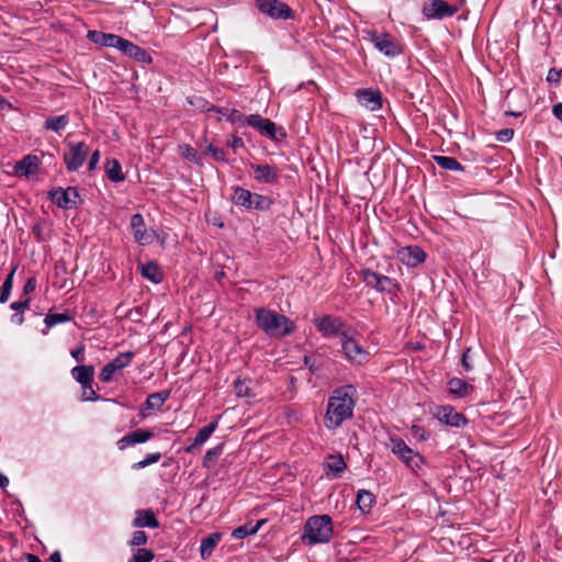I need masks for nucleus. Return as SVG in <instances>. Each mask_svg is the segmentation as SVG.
<instances>
[{
	"label": "nucleus",
	"instance_id": "nucleus-1",
	"mask_svg": "<svg viewBox=\"0 0 562 562\" xmlns=\"http://www.w3.org/2000/svg\"><path fill=\"white\" fill-rule=\"evenodd\" d=\"M357 390L347 384L335 389L327 402L324 425L328 430H335L344 422L352 418L356 406Z\"/></svg>",
	"mask_w": 562,
	"mask_h": 562
},
{
	"label": "nucleus",
	"instance_id": "nucleus-2",
	"mask_svg": "<svg viewBox=\"0 0 562 562\" xmlns=\"http://www.w3.org/2000/svg\"><path fill=\"white\" fill-rule=\"evenodd\" d=\"M255 322L265 334L277 339L290 336L296 328L289 317L266 307L255 308Z\"/></svg>",
	"mask_w": 562,
	"mask_h": 562
},
{
	"label": "nucleus",
	"instance_id": "nucleus-3",
	"mask_svg": "<svg viewBox=\"0 0 562 562\" xmlns=\"http://www.w3.org/2000/svg\"><path fill=\"white\" fill-rule=\"evenodd\" d=\"M333 535L331 517L328 515H315L306 520L301 539L306 546H315L328 543Z\"/></svg>",
	"mask_w": 562,
	"mask_h": 562
},
{
	"label": "nucleus",
	"instance_id": "nucleus-4",
	"mask_svg": "<svg viewBox=\"0 0 562 562\" xmlns=\"http://www.w3.org/2000/svg\"><path fill=\"white\" fill-rule=\"evenodd\" d=\"M72 378L80 384L81 393L79 398L82 402H95L99 400L97 394L98 386L94 383V367L93 366H76L72 368Z\"/></svg>",
	"mask_w": 562,
	"mask_h": 562
},
{
	"label": "nucleus",
	"instance_id": "nucleus-5",
	"mask_svg": "<svg viewBox=\"0 0 562 562\" xmlns=\"http://www.w3.org/2000/svg\"><path fill=\"white\" fill-rule=\"evenodd\" d=\"M391 451L413 472H417L425 464V459L417 451L408 447L405 441L398 437H391Z\"/></svg>",
	"mask_w": 562,
	"mask_h": 562
},
{
	"label": "nucleus",
	"instance_id": "nucleus-6",
	"mask_svg": "<svg viewBox=\"0 0 562 562\" xmlns=\"http://www.w3.org/2000/svg\"><path fill=\"white\" fill-rule=\"evenodd\" d=\"M312 322L317 328V330L325 338L339 336L341 339L348 333L356 331L350 326H347L340 317L333 315H323L321 317H315Z\"/></svg>",
	"mask_w": 562,
	"mask_h": 562
},
{
	"label": "nucleus",
	"instance_id": "nucleus-7",
	"mask_svg": "<svg viewBox=\"0 0 562 562\" xmlns=\"http://www.w3.org/2000/svg\"><path fill=\"white\" fill-rule=\"evenodd\" d=\"M257 10L272 20H294V11L281 0H256Z\"/></svg>",
	"mask_w": 562,
	"mask_h": 562
},
{
	"label": "nucleus",
	"instance_id": "nucleus-8",
	"mask_svg": "<svg viewBox=\"0 0 562 562\" xmlns=\"http://www.w3.org/2000/svg\"><path fill=\"white\" fill-rule=\"evenodd\" d=\"M361 274L362 281L366 283V285L375 289L379 292L393 294L400 290L398 283L390 277L380 274L370 269H363Z\"/></svg>",
	"mask_w": 562,
	"mask_h": 562
},
{
	"label": "nucleus",
	"instance_id": "nucleus-9",
	"mask_svg": "<svg viewBox=\"0 0 562 562\" xmlns=\"http://www.w3.org/2000/svg\"><path fill=\"white\" fill-rule=\"evenodd\" d=\"M353 333H348L340 339L345 357L352 363L362 364L370 358V352L362 348L353 338Z\"/></svg>",
	"mask_w": 562,
	"mask_h": 562
},
{
	"label": "nucleus",
	"instance_id": "nucleus-10",
	"mask_svg": "<svg viewBox=\"0 0 562 562\" xmlns=\"http://www.w3.org/2000/svg\"><path fill=\"white\" fill-rule=\"evenodd\" d=\"M246 122L248 125L255 127L259 133L273 140H279L285 137V132L282 127H277V125L268 120L261 117L259 114H250L246 117Z\"/></svg>",
	"mask_w": 562,
	"mask_h": 562
},
{
	"label": "nucleus",
	"instance_id": "nucleus-11",
	"mask_svg": "<svg viewBox=\"0 0 562 562\" xmlns=\"http://www.w3.org/2000/svg\"><path fill=\"white\" fill-rule=\"evenodd\" d=\"M371 42L379 52L390 58H394L403 52L401 44L387 33L378 34L376 32H373L371 35Z\"/></svg>",
	"mask_w": 562,
	"mask_h": 562
},
{
	"label": "nucleus",
	"instance_id": "nucleus-12",
	"mask_svg": "<svg viewBox=\"0 0 562 562\" xmlns=\"http://www.w3.org/2000/svg\"><path fill=\"white\" fill-rule=\"evenodd\" d=\"M457 12L458 8L456 5L448 4L443 0H431L423 5V14L427 19L442 20L454 15Z\"/></svg>",
	"mask_w": 562,
	"mask_h": 562
},
{
	"label": "nucleus",
	"instance_id": "nucleus-13",
	"mask_svg": "<svg viewBox=\"0 0 562 562\" xmlns=\"http://www.w3.org/2000/svg\"><path fill=\"white\" fill-rule=\"evenodd\" d=\"M133 357L134 353L132 351L119 353L112 361L102 368L100 372V380L102 382H110L117 372H121L131 363Z\"/></svg>",
	"mask_w": 562,
	"mask_h": 562
},
{
	"label": "nucleus",
	"instance_id": "nucleus-14",
	"mask_svg": "<svg viewBox=\"0 0 562 562\" xmlns=\"http://www.w3.org/2000/svg\"><path fill=\"white\" fill-rule=\"evenodd\" d=\"M252 178L261 183L276 184L279 181L280 170L277 166L263 164H250Z\"/></svg>",
	"mask_w": 562,
	"mask_h": 562
},
{
	"label": "nucleus",
	"instance_id": "nucleus-15",
	"mask_svg": "<svg viewBox=\"0 0 562 562\" xmlns=\"http://www.w3.org/2000/svg\"><path fill=\"white\" fill-rule=\"evenodd\" d=\"M116 49L139 63L150 64L153 61L150 54L146 49L123 38L122 36Z\"/></svg>",
	"mask_w": 562,
	"mask_h": 562
},
{
	"label": "nucleus",
	"instance_id": "nucleus-16",
	"mask_svg": "<svg viewBox=\"0 0 562 562\" xmlns=\"http://www.w3.org/2000/svg\"><path fill=\"white\" fill-rule=\"evenodd\" d=\"M133 237L140 245H149L154 239V234L148 232L144 217L140 213H135L130 223Z\"/></svg>",
	"mask_w": 562,
	"mask_h": 562
},
{
	"label": "nucleus",
	"instance_id": "nucleus-17",
	"mask_svg": "<svg viewBox=\"0 0 562 562\" xmlns=\"http://www.w3.org/2000/svg\"><path fill=\"white\" fill-rule=\"evenodd\" d=\"M435 416L440 423L448 426L460 428L467 425L465 416L458 413L452 406L439 407Z\"/></svg>",
	"mask_w": 562,
	"mask_h": 562
},
{
	"label": "nucleus",
	"instance_id": "nucleus-18",
	"mask_svg": "<svg viewBox=\"0 0 562 562\" xmlns=\"http://www.w3.org/2000/svg\"><path fill=\"white\" fill-rule=\"evenodd\" d=\"M398 259L408 267H416L425 261L426 254L419 246H407L398 250Z\"/></svg>",
	"mask_w": 562,
	"mask_h": 562
},
{
	"label": "nucleus",
	"instance_id": "nucleus-19",
	"mask_svg": "<svg viewBox=\"0 0 562 562\" xmlns=\"http://www.w3.org/2000/svg\"><path fill=\"white\" fill-rule=\"evenodd\" d=\"M154 436L155 434L150 429H137L122 437L116 445L120 450H124L130 446L146 442Z\"/></svg>",
	"mask_w": 562,
	"mask_h": 562
},
{
	"label": "nucleus",
	"instance_id": "nucleus-20",
	"mask_svg": "<svg viewBox=\"0 0 562 562\" xmlns=\"http://www.w3.org/2000/svg\"><path fill=\"white\" fill-rule=\"evenodd\" d=\"M40 164L41 160L37 156L26 155L14 165L13 170L16 176L29 178L37 171Z\"/></svg>",
	"mask_w": 562,
	"mask_h": 562
},
{
	"label": "nucleus",
	"instance_id": "nucleus-21",
	"mask_svg": "<svg viewBox=\"0 0 562 562\" xmlns=\"http://www.w3.org/2000/svg\"><path fill=\"white\" fill-rule=\"evenodd\" d=\"M357 100L360 105L370 111H376L382 106V95L379 91L359 90L357 92Z\"/></svg>",
	"mask_w": 562,
	"mask_h": 562
},
{
	"label": "nucleus",
	"instance_id": "nucleus-22",
	"mask_svg": "<svg viewBox=\"0 0 562 562\" xmlns=\"http://www.w3.org/2000/svg\"><path fill=\"white\" fill-rule=\"evenodd\" d=\"M87 37L90 42L102 47L117 48L121 36L112 33H103L100 31H89Z\"/></svg>",
	"mask_w": 562,
	"mask_h": 562
},
{
	"label": "nucleus",
	"instance_id": "nucleus-23",
	"mask_svg": "<svg viewBox=\"0 0 562 562\" xmlns=\"http://www.w3.org/2000/svg\"><path fill=\"white\" fill-rule=\"evenodd\" d=\"M136 517L132 522V526L137 527H148V528H158L159 521L156 518L154 512L151 509H138L136 510Z\"/></svg>",
	"mask_w": 562,
	"mask_h": 562
},
{
	"label": "nucleus",
	"instance_id": "nucleus-24",
	"mask_svg": "<svg viewBox=\"0 0 562 562\" xmlns=\"http://www.w3.org/2000/svg\"><path fill=\"white\" fill-rule=\"evenodd\" d=\"M217 426H218V422L214 420L211 424H209L207 426L201 428L199 430L198 435L195 436L192 445L188 446L184 449V451L188 453H191V452H193V450L195 448L204 445L206 442V440L212 436V434L216 430Z\"/></svg>",
	"mask_w": 562,
	"mask_h": 562
},
{
	"label": "nucleus",
	"instance_id": "nucleus-25",
	"mask_svg": "<svg viewBox=\"0 0 562 562\" xmlns=\"http://www.w3.org/2000/svg\"><path fill=\"white\" fill-rule=\"evenodd\" d=\"M449 392L459 397H465L473 391V386L459 378H452L448 381Z\"/></svg>",
	"mask_w": 562,
	"mask_h": 562
},
{
	"label": "nucleus",
	"instance_id": "nucleus-26",
	"mask_svg": "<svg viewBox=\"0 0 562 562\" xmlns=\"http://www.w3.org/2000/svg\"><path fill=\"white\" fill-rule=\"evenodd\" d=\"M89 153L90 149L83 142H78L76 145H72V170H77L83 165Z\"/></svg>",
	"mask_w": 562,
	"mask_h": 562
},
{
	"label": "nucleus",
	"instance_id": "nucleus-27",
	"mask_svg": "<svg viewBox=\"0 0 562 562\" xmlns=\"http://www.w3.org/2000/svg\"><path fill=\"white\" fill-rule=\"evenodd\" d=\"M221 539V532H213L201 541L200 554L202 559H206L212 554L214 548L218 544Z\"/></svg>",
	"mask_w": 562,
	"mask_h": 562
},
{
	"label": "nucleus",
	"instance_id": "nucleus-28",
	"mask_svg": "<svg viewBox=\"0 0 562 562\" xmlns=\"http://www.w3.org/2000/svg\"><path fill=\"white\" fill-rule=\"evenodd\" d=\"M232 200L236 205L244 206L248 210H251L254 193H251L247 189L236 187L234 189V194L232 196Z\"/></svg>",
	"mask_w": 562,
	"mask_h": 562
},
{
	"label": "nucleus",
	"instance_id": "nucleus-29",
	"mask_svg": "<svg viewBox=\"0 0 562 562\" xmlns=\"http://www.w3.org/2000/svg\"><path fill=\"white\" fill-rule=\"evenodd\" d=\"M347 464L341 454H331L326 462L327 474L330 472L338 477L346 470Z\"/></svg>",
	"mask_w": 562,
	"mask_h": 562
},
{
	"label": "nucleus",
	"instance_id": "nucleus-30",
	"mask_svg": "<svg viewBox=\"0 0 562 562\" xmlns=\"http://www.w3.org/2000/svg\"><path fill=\"white\" fill-rule=\"evenodd\" d=\"M140 273L145 279H148L154 283H159L162 280V272L159 266L154 261L142 265Z\"/></svg>",
	"mask_w": 562,
	"mask_h": 562
},
{
	"label": "nucleus",
	"instance_id": "nucleus-31",
	"mask_svg": "<svg viewBox=\"0 0 562 562\" xmlns=\"http://www.w3.org/2000/svg\"><path fill=\"white\" fill-rule=\"evenodd\" d=\"M170 397V391L164 390L151 393L147 396L145 405L147 409H160L164 403Z\"/></svg>",
	"mask_w": 562,
	"mask_h": 562
},
{
	"label": "nucleus",
	"instance_id": "nucleus-32",
	"mask_svg": "<svg viewBox=\"0 0 562 562\" xmlns=\"http://www.w3.org/2000/svg\"><path fill=\"white\" fill-rule=\"evenodd\" d=\"M105 173L113 182H121L125 179L120 162L116 159H108L105 162Z\"/></svg>",
	"mask_w": 562,
	"mask_h": 562
},
{
	"label": "nucleus",
	"instance_id": "nucleus-33",
	"mask_svg": "<svg viewBox=\"0 0 562 562\" xmlns=\"http://www.w3.org/2000/svg\"><path fill=\"white\" fill-rule=\"evenodd\" d=\"M434 161L445 170L463 171L464 167L454 158L449 156H434Z\"/></svg>",
	"mask_w": 562,
	"mask_h": 562
},
{
	"label": "nucleus",
	"instance_id": "nucleus-34",
	"mask_svg": "<svg viewBox=\"0 0 562 562\" xmlns=\"http://www.w3.org/2000/svg\"><path fill=\"white\" fill-rule=\"evenodd\" d=\"M265 524V520H258L255 525H244L235 528L232 532V537L235 539H244L247 536L255 535L258 532L260 527Z\"/></svg>",
	"mask_w": 562,
	"mask_h": 562
},
{
	"label": "nucleus",
	"instance_id": "nucleus-35",
	"mask_svg": "<svg viewBox=\"0 0 562 562\" xmlns=\"http://www.w3.org/2000/svg\"><path fill=\"white\" fill-rule=\"evenodd\" d=\"M224 450V443H220L214 448L206 451L203 457L202 465L206 469H211L218 460Z\"/></svg>",
	"mask_w": 562,
	"mask_h": 562
},
{
	"label": "nucleus",
	"instance_id": "nucleus-36",
	"mask_svg": "<svg viewBox=\"0 0 562 562\" xmlns=\"http://www.w3.org/2000/svg\"><path fill=\"white\" fill-rule=\"evenodd\" d=\"M50 201L61 209H66L69 203L67 190L63 188H54L48 193Z\"/></svg>",
	"mask_w": 562,
	"mask_h": 562
},
{
	"label": "nucleus",
	"instance_id": "nucleus-37",
	"mask_svg": "<svg viewBox=\"0 0 562 562\" xmlns=\"http://www.w3.org/2000/svg\"><path fill=\"white\" fill-rule=\"evenodd\" d=\"M374 503V495L366 490H360L357 493V505L362 513L370 510Z\"/></svg>",
	"mask_w": 562,
	"mask_h": 562
},
{
	"label": "nucleus",
	"instance_id": "nucleus-38",
	"mask_svg": "<svg viewBox=\"0 0 562 562\" xmlns=\"http://www.w3.org/2000/svg\"><path fill=\"white\" fill-rule=\"evenodd\" d=\"M68 125V117L67 115H59L54 117H48L45 122V127L47 130H52L54 132H60L65 130Z\"/></svg>",
	"mask_w": 562,
	"mask_h": 562
},
{
	"label": "nucleus",
	"instance_id": "nucleus-39",
	"mask_svg": "<svg viewBox=\"0 0 562 562\" xmlns=\"http://www.w3.org/2000/svg\"><path fill=\"white\" fill-rule=\"evenodd\" d=\"M272 204H273V201L271 200V198H269L267 195L254 193L251 210L268 211Z\"/></svg>",
	"mask_w": 562,
	"mask_h": 562
},
{
	"label": "nucleus",
	"instance_id": "nucleus-40",
	"mask_svg": "<svg viewBox=\"0 0 562 562\" xmlns=\"http://www.w3.org/2000/svg\"><path fill=\"white\" fill-rule=\"evenodd\" d=\"M15 272V268L12 269V271L8 274L5 280L3 281L1 289H0V303H5L11 294L12 288H13V276Z\"/></svg>",
	"mask_w": 562,
	"mask_h": 562
},
{
	"label": "nucleus",
	"instance_id": "nucleus-41",
	"mask_svg": "<svg viewBox=\"0 0 562 562\" xmlns=\"http://www.w3.org/2000/svg\"><path fill=\"white\" fill-rule=\"evenodd\" d=\"M70 319V316L67 312L65 313H49L46 315L44 322L47 327H53L60 323H66Z\"/></svg>",
	"mask_w": 562,
	"mask_h": 562
},
{
	"label": "nucleus",
	"instance_id": "nucleus-42",
	"mask_svg": "<svg viewBox=\"0 0 562 562\" xmlns=\"http://www.w3.org/2000/svg\"><path fill=\"white\" fill-rule=\"evenodd\" d=\"M155 558V554L151 550L148 549H137L133 554L130 562H151Z\"/></svg>",
	"mask_w": 562,
	"mask_h": 562
},
{
	"label": "nucleus",
	"instance_id": "nucleus-43",
	"mask_svg": "<svg viewBox=\"0 0 562 562\" xmlns=\"http://www.w3.org/2000/svg\"><path fill=\"white\" fill-rule=\"evenodd\" d=\"M234 391H235L236 395L239 396V397H250V396H252V393H251L249 386L247 385V382L245 380H241V379H237L234 382Z\"/></svg>",
	"mask_w": 562,
	"mask_h": 562
},
{
	"label": "nucleus",
	"instance_id": "nucleus-44",
	"mask_svg": "<svg viewBox=\"0 0 562 562\" xmlns=\"http://www.w3.org/2000/svg\"><path fill=\"white\" fill-rule=\"evenodd\" d=\"M161 458L160 452H153L146 456V458L133 465L134 469H144L150 464L158 462Z\"/></svg>",
	"mask_w": 562,
	"mask_h": 562
},
{
	"label": "nucleus",
	"instance_id": "nucleus-45",
	"mask_svg": "<svg viewBox=\"0 0 562 562\" xmlns=\"http://www.w3.org/2000/svg\"><path fill=\"white\" fill-rule=\"evenodd\" d=\"M148 537L145 531L137 530L134 531L132 539L130 540V546L139 547L147 543Z\"/></svg>",
	"mask_w": 562,
	"mask_h": 562
},
{
	"label": "nucleus",
	"instance_id": "nucleus-46",
	"mask_svg": "<svg viewBox=\"0 0 562 562\" xmlns=\"http://www.w3.org/2000/svg\"><path fill=\"white\" fill-rule=\"evenodd\" d=\"M207 153L213 157L216 161H226V153L224 149L210 145L207 147Z\"/></svg>",
	"mask_w": 562,
	"mask_h": 562
},
{
	"label": "nucleus",
	"instance_id": "nucleus-47",
	"mask_svg": "<svg viewBox=\"0 0 562 562\" xmlns=\"http://www.w3.org/2000/svg\"><path fill=\"white\" fill-rule=\"evenodd\" d=\"M181 155L190 161H198V151L190 145L181 147Z\"/></svg>",
	"mask_w": 562,
	"mask_h": 562
},
{
	"label": "nucleus",
	"instance_id": "nucleus-48",
	"mask_svg": "<svg viewBox=\"0 0 562 562\" xmlns=\"http://www.w3.org/2000/svg\"><path fill=\"white\" fill-rule=\"evenodd\" d=\"M411 432L414 438L420 441H425L428 439V432L422 426L413 425L411 428Z\"/></svg>",
	"mask_w": 562,
	"mask_h": 562
},
{
	"label": "nucleus",
	"instance_id": "nucleus-49",
	"mask_svg": "<svg viewBox=\"0 0 562 562\" xmlns=\"http://www.w3.org/2000/svg\"><path fill=\"white\" fill-rule=\"evenodd\" d=\"M246 117L240 111L238 110H231L229 114L227 115V121H229L233 124L243 123L246 121Z\"/></svg>",
	"mask_w": 562,
	"mask_h": 562
},
{
	"label": "nucleus",
	"instance_id": "nucleus-50",
	"mask_svg": "<svg viewBox=\"0 0 562 562\" xmlns=\"http://www.w3.org/2000/svg\"><path fill=\"white\" fill-rule=\"evenodd\" d=\"M514 136V131L512 128H504L496 133V138L499 142H509Z\"/></svg>",
	"mask_w": 562,
	"mask_h": 562
},
{
	"label": "nucleus",
	"instance_id": "nucleus-51",
	"mask_svg": "<svg viewBox=\"0 0 562 562\" xmlns=\"http://www.w3.org/2000/svg\"><path fill=\"white\" fill-rule=\"evenodd\" d=\"M99 160H100V153H99V150L92 151L91 155H90L89 162H88V170L89 171L94 170L97 168L98 164H99Z\"/></svg>",
	"mask_w": 562,
	"mask_h": 562
},
{
	"label": "nucleus",
	"instance_id": "nucleus-52",
	"mask_svg": "<svg viewBox=\"0 0 562 562\" xmlns=\"http://www.w3.org/2000/svg\"><path fill=\"white\" fill-rule=\"evenodd\" d=\"M36 288V279L34 277H31L26 280L24 286H23V293L29 294L32 293Z\"/></svg>",
	"mask_w": 562,
	"mask_h": 562
},
{
	"label": "nucleus",
	"instance_id": "nucleus-53",
	"mask_svg": "<svg viewBox=\"0 0 562 562\" xmlns=\"http://www.w3.org/2000/svg\"><path fill=\"white\" fill-rule=\"evenodd\" d=\"M29 304H30V300L29 299H25L24 301H18V302H13L10 307L11 310L13 311H19V312H23L25 308L29 307Z\"/></svg>",
	"mask_w": 562,
	"mask_h": 562
},
{
	"label": "nucleus",
	"instance_id": "nucleus-54",
	"mask_svg": "<svg viewBox=\"0 0 562 562\" xmlns=\"http://www.w3.org/2000/svg\"><path fill=\"white\" fill-rule=\"evenodd\" d=\"M228 146L236 150L238 148L244 147V142L239 136L233 135L232 138L228 140Z\"/></svg>",
	"mask_w": 562,
	"mask_h": 562
},
{
	"label": "nucleus",
	"instance_id": "nucleus-55",
	"mask_svg": "<svg viewBox=\"0 0 562 562\" xmlns=\"http://www.w3.org/2000/svg\"><path fill=\"white\" fill-rule=\"evenodd\" d=\"M470 351H471V348H468L463 355H462V359H461V364L463 367V369L465 371H471L472 370V366L470 364L469 362V355H470Z\"/></svg>",
	"mask_w": 562,
	"mask_h": 562
},
{
	"label": "nucleus",
	"instance_id": "nucleus-56",
	"mask_svg": "<svg viewBox=\"0 0 562 562\" xmlns=\"http://www.w3.org/2000/svg\"><path fill=\"white\" fill-rule=\"evenodd\" d=\"M561 78V75L559 72V70H557L555 68H551L548 72V77H547V80L549 82H554V83H558L559 80Z\"/></svg>",
	"mask_w": 562,
	"mask_h": 562
},
{
	"label": "nucleus",
	"instance_id": "nucleus-57",
	"mask_svg": "<svg viewBox=\"0 0 562 562\" xmlns=\"http://www.w3.org/2000/svg\"><path fill=\"white\" fill-rule=\"evenodd\" d=\"M72 358L76 359L77 362H82L83 358V347H78L72 350Z\"/></svg>",
	"mask_w": 562,
	"mask_h": 562
},
{
	"label": "nucleus",
	"instance_id": "nucleus-58",
	"mask_svg": "<svg viewBox=\"0 0 562 562\" xmlns=\"http://www.w3.org/2000/svg\"><path fill=\"white\" fill-rule=\"evenodd\" d=\"M552 113L559 121L562 122V102L553 105Z\"/></svg>",
	"mask_w": 562,
	"mask_h": 562
},
{
	"label": "nucleus",
	"instance_id": "nucleus-59",
	"mask_svg": "<svg viewBox=\"0 0 562 562\" xmlns=\"http://www.w3.org/2000/svg\"><path fill=\"white\" fill-rule=\"evenodd\" d=\"M209 111H216L221 116H224L227 119V115L229 114L231 109L213 106Z\"/></svg>",
	"mask_w": 562,
	"mask_h": 562
},
{
	"label": "nucleus",
	"instance_id": "nucleus-60",
	"mask_svg": "<svg viewBox=\"0 0 562 562\" xmlns=\"http://www.w3.org/2000/svg\"><path fill=\"white\" fill-rule=\"evenodd\" d=\"M82 200L80 199L79 193L77 192L76 188H72V205L80 204Z\"/></svg>",
	"mask_w": 562,
	"mask_h": 562
},
{
	"label": "nucleus",
	"instance_id": "nucleus-61",
	"mask_svg": "<svg viewBox=\"0 0 562 562\" xmlns=\"http://www.w3.org/2000/svg\"><path fill=\"white\" fill-rule=\"evenodd\" d=\"M25 559H26V562H42L38 557L31 554V553H27Z\"/></svg>",
	"mask_w": 562,
	"mask_h": 562
},
{
	"label": "nucleus",
	"instance_id": "nucleus-62",
	"mask_svg": "<svg viewBox=\"0 0 562 562\" xmlns=\"http://www.w3.org/2000/svg\"><path fill=\"white\" fill-rule=\"evenodd\" d=\"M8 484H9V479L4 474L0 473V487L3 488Z\"/></svg>",
	"mask_w": 562,
	"mask_h": 562
},
{
	"label": "nucleus",
	"instance_id": "nucleus-63",
	"mask_svg": "<svg viewBox=\"0 0 562 562\" xmlns=\"http://www.w3.org/2000/svg\"><path fill=\"white\" fill-rule=\"evenodd\" d=\"M50 561H52V562H61L60 553H59L58 551H55V552L50 555Z\"/></svg>",
	"mask_w": 562,
	"mask_h": 562
},
{
	"label": "nucleus",
	"instance_id": "nucleus-64",
	"mask_svg": "<svg viewBox=\"0 0 562 562\" xmlns=\"http://www.w3.org/2000/svg\"><path fill=\"white\" fill-rule=\"evenodd\" d=\"M12 321L18 323V324H22L23 323V316L22 315H13L12 316Z\"/></svg>",
	"mask_w": 562,
	"mask_h": 562
}]
</instances>
